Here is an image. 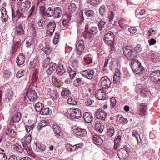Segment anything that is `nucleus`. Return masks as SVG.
Returning a JSON list of instances; mask_svg holds the SVG:
<instances>
[{"label":"nucleus","mask_w":160,"mask_h":160,"mask_svg":"<svg viewBox=\"0 0 160 160\" xmlns=\"http://www.w3.org/2000/svg\"><path fill=\"white\" fill-rule=\"evenodd\" d=\"M67 113L68 116L72 119L79 118L82 116L81 110L75 108L68 109Z\"/></svg>","instance_id":"f257e3e1"},{"label":"nucleus","mask_w":160,"mask_h":160,"mask_svg":"<svg viewBox=\"0 0 160 160\" xmlns=\"http://www.w3.org/2000/svg\"><path fill=\"white\" fill-rule=\"evenodd\" d=\"M124 55L128 60H131L132 61L137 57V53L135 52L130 47L127 46L123 48Z\"/></svg>","instance_id":"f03ea898"},{"label":"nucleus","mask_w":160,"mask_h":160,"mask_svg":"<svg viewBox=\"0 0 160 160\" xmlns=\"http://www.w3.org/2000/svg\"><path fill=\"white\" fill-rule=\"evenodd\" d=\"M131 64L132 69L134 72L138 75L143 73L144 68L138 60H133L131 62Z\"/></svg>","instance_id":"7ed1b4c3"},{"label":"nucleus","mask_w":160,"mask_h":160,"mask_svg":"<svg viewBox=\"0 0 160 160\" xmlns=\"http://www.w3.org/2000/svg\"><path fill=\"white\" fill-rule=\"evenodd\" d=\"M56 24L54 21L49 22L46 26V32L47 35L49 37L52 35L56 28Z\"/></svg>","instance_id":"20e7f679"},{"label":"nucleus","mask_w":160,"mask_h":160,"mask_svg":"<svg viewBox=\"0 0 160 160\" xmlns=\"http://www.w3.org/2000/svg\"><path fill=\"white\" fill-rule=\"evenodd\" d=\"M52 127L54 135L57 138H59L62 137L63 132L62 130V128L60 126L55 123L53 124Z\"/></svg>","instance_id":"39448f33"},{"label":"nucleus","mask_w":160,"mask_h":160,"mask_svg":"<svg viewBox=\"0 0 160 160\" xmlns=\"http://www.w3.org/2000/svg\"><path fill=\"white\" fill-rule=\"evenodd\" d=\"M26 95L30 101L33 102L35 101L38 98L36 92L31 88H28L27 90Z\"/></svg>","instance_id":"423d86ee"},{"label":"nucleus","mask_w":160,"mask_h":160,"mask_svg":"<svg viewBox=\"0 0 160 160\" xmlns=\"http://www.w3.org/2000/svg\"><path fill=\"white\" fill-rule=\"evenodd\" d=\"M23 151L24 152H27L30 156L34 158H36L37 156L34 153L32 149L29 144L22 143Z\"/></svg>","instance_id":"0eeeda50"},{"label":"nucleus","mask_w":160,"mask_h":160,"mask_svg":"<svg viewBox=\"0 0 160 160\" xmlns=\"http://www.w3.org/2000/svg\"><path fill=\"white\" fill-rule=\"evenodd\" d=\"M114 34L111 31L108 32L104 36V40L106 43L112 45L114 40Z\"/></svg>","instance_id":"6e6552de"},{"label":"nucleus","mask_w":160,"mask_h":160,"mask_svg":"<svg viewBox=\"0 0 160 160\" xmlns=\"http://www.w3.org/2000/svg\"><path fill=\"white\" fill-rule=\"evenodd\" d=\"M95 72L94 70L89 69L82 71V74L83 77L91 80L95 77Z\"/></svg>","instance_id":"1a4fd4ad"},{"label":"nucleus","mask_w":160,"mask_h":160,"mask_svg":"<svg viewBox=\"0 0 160 160\" xmlns=\"http://www.w3.org/2000/svg\"><path fill=\"white\" fill-rule=\"evenodd\" d=\"M99 82L103 88H108L110 86L111 81L109 78L106 76L102 77L100 79Z\"/></svg>","instance_id":"9d476101"},{"label":"nucleus","mask_w":160,"mask_h":160,"mask_svg":"<svg viewBox=\"0 0 160 160\" xmlns=\"http://www.w3.org/2000/svg\"><path fill=\"white\" fill-rule=\"evenodd\" d=\"M13 45L11 47V49L10 51V53L12 55L16 54V52L18 51L20 47V41H18L15 42L14 38L12 40Z\"/></svg>","instance_id":"9b49d317"},{"label":"nucleus","mask_w":160,"mask_h":160,"mask_svg":"<svg viewBox=\"0 0 160 160\" xmlns=\"http://www.w3.org/2000/svg\"><path fill=\"white\" fill-rule=\"evenodd\" d=\"M95 96L99 100H103L106 99V96L105 91L99 89L96 91Z\"/></svg>","instance_id":"f8f14e48"},{"label":"nucleus","mask_w":160,"mask_h":160,"mask_svg":"<svg viewBox=\"0 0 160 160\" xmlns=\"http://www.w3.org/2000/svg\"><path fill=\"white\" fill-rule=\"evenodd\" d=\"M71 20V16L69 15L66 14L63 16L62 23V25L65 28L69 27L70 24Z\"/></svg>","instance_id":"ddd939ff"},{"label":"nucleus","mask_w":160,"mask_h":160,"mask_svg":"<svg viewBox=\"0 0 160 160\" xmlns=\"http://www.w3.org/2000/svg\"><path fill=\"white\" fill-rule=\"evenodd\" d=\"M147 110V105L144 103H141L139 105L138 108V114L141 116L145 115Z\"/></svg>","instance_id":"4468645a"},{"label":"nucleus","mask_w":160,"mask_h":160,"mask_svg":"<svg viewBox=\"0 0 160 160\" xmlns=\"http://www.w3.org/2000/svg\"><path fill=\"white\" fill-rule=\"evenodd\" d=\"M95 114L97 118L102 120H104L107 116V113L103 111L102 109H98L96 112Z\"/></svg>","instance_id":"2eb2a0df"},{"label":"nucleus","mask_w":160,"mask_h":160,"mask_svg":"<svg viewBox=\"0 0 160 160\" xmlns=\"http://www.w3.org/2000/svg\"><path fill=\"white\" fill-rule=\"evenodd\" d=\"M73 132L76 135L80 137H85L87 134V132L85 129H82L78 127L74 129Z\"/></svg>","instance_id":"dca6fc26"},{"label":"nucleus","mask_w":160,"mask_h":160,"mask_svg":"<svg viewBox=\"0 0 160 160\" xmlns=\"http://www.w3.org/2000/svg\"><path fill=\"white\" fill-rule=\"evenodd\" d=\"M160 71L158 70L153 71L150 74L152 80L156 83L158 84V79L159 78Z\"/></svg>","instance_id":"f3484780"},{"label":"nucleus","mask_w":160,"mask_h":160,"mask_svg":"<svg viewBox=\"0 0 160 160\" xmlns=\"http://www.w3.org/2000/svg\"><path fill=\"white\" fill-rule=\"evenodd\" d=\"M56 69L57 74L58 75L60 76L64 75L66 74V69L62 64H59L58 66H56Z\"/></svg>","instance_id":"a211bd4d"},{"label":"nucleus","mask_w":160,"mask_h":160,"mask_svg":"<svg viewBox=\"0 0 160 160\" xmlns=\"http://www.w3.org/2000/svg\"><path fill=\"white\" fill-rule=\"evenodd\" d=\"M0 11L1 14L0 17L1 20L2 22H5L8 19V16L7 14V12L6 11V8L3 7L1 8Z\"/></svg>","instance_id":"6ab92c4d"},{"label":"nucleus","mask_w":160,"mask_h":160,"mask_svg":"<svg viewBox=\"0 0 160 160\" xmlns=\"http://www.w3.org/2000/svg\"><path fill=\"white\" fill-rule=\"evenodd\" d=\"M31 2L28 0H26L25 1L20 3V8L25 10L26 12H27L31 6Z\"/></svg>","instance_id":"aec40b11"},{"label":"nucleus","mask_w":160,"mask_h":160,"mask_svg":"<svg viewBox=\"0 0 160 160\" xmlns=\"http://www.w3.org/2000/svg\"><path fill=\"white\" fill-rule=\"evenodd\" d=\"M85 48L84 41L80 40L77 43L76 48L78 52V53L80 54L83 50Z\"/></svg>","instance_id":"412c9836"},{"label":"nucleus","mask_w":160,"mask_h":160,"mask_svg":"<svg viewBox=\"0 0 160 160\" xmlns=\"http://www.w3.org/2000/svg\"><path fill=\"white\" fill-rule=\"evenodd\" d=\"M83 117L85 121L87 123H91L93 120V117L92 114L88 112L84 113Z\"/></svg>","instance_id":"4be33fe9"},{"label":"nucleus","mask_w":160,"mask_h":160,"mask_svg":"<svg viewBox=\"0 0 160 160\" xmlns=\"http://www.w3.org/2000/svg\"><path fill=\"white\" fill-rule=\"evenodd\" d=\"M24 11L20 8L16 11V16L18 17V19L21 18H25L27 17V13Z\"/></svg>","instance_id":"5701e85b"},{"label":"nucleus","mask_w":160,"mask_h":160,"mask_svg":"<svg viewBox=\"0 0 160 160\" xmlns=\"http://www.w3.org/2000/svg\"><path fill=\"white\" fill-rule=\"evenodd\" d=\"M25 56L22 53H20L17 57L16 62L18 65H22L25 62Z\"/></svg>","instance_id":"b1692460"},{"label":"nucleus","mask_w":160,"mask_h":160,"mask_svg":"<svg viewBox=\"0 0 160 160\" xmlns=\"http://www.w3.org/2000/svg\"><path fill=\"white\" fill-rule=\"evenodd\" d=\"M116 122L118 124L123 125L127 123L128 120L121 115H118L116 116Z\"/></svg>","instance_id":"393cba45"},{"label":"nucleus","mask_w":160,"mask_h":160,"mask_svg":"<svg viewBox=\"0 0 160 160\" xmlns=\"http://www.w3.org/2000/svg\"><path fill=\"white\" fill-rule=\"evenodd\" d=\"M38 69L37 68H34L32 70V76L31 78V83L34 84L35 82L38 78Z\"/></svg>","instance_id":"a878e982"},{"label":"nucleus","mask_w":160,"mask_h":160,"mask_svg":"<svg viewBox=\"0 0 160 160\" xmlns=\"http://www.w3.org/2000/svg\"><path fill=\"white\" fill-rule=\"evenodd\" d=\"M121 74L120 70L118 68H116L113 77L114 83H116L118 82H120Z\"/></svg>","instance_id":"bb28decb"},{"label":"nucleus","mask_w":160,"mask_h":160,"mask_svg":"<svg viewBox=\"0 0 160 160\" xmlns=\"http://www.w3.org/2000/svg\"><path fill=\"white\" fill-rule=\"evenodd\" d=\"M62 11L60 7H56L54 9L53 18H59L62 15Z\"/></svg>","instance_id":"cd10ccee"},{"label":"nucleus","mask_w":160,"mask_h":160,"mask_svg":"<svg viewBox=\"0 0 160 160\" xmlns=\"http://www.w3.org/2000/svg\"><path fill=\"white\" fill-rule=\"evenodd\" d=\"M92 140L93 143L97 145H101L103 142V140L97 135H95L93 136Z\"/></svg>","instance_id":"c85d7f7f"},{"label":"nucleus","mask_w":160,"mask_h":160,"mask_svg":"<svg viewBox=\"0 0 160 160\" xmlns=\"http://www.w3.org/2000/svg\"><path fill=\"white\" fill-rule=\"evenodd\" d=\"M21 113L19 112H15L13 117L12 118L11 120L12 122H18L20 120L21 118Z\"/></svg>","instance_id":"c756f323"},{"label":"nucleus","mask_w":160,"mask_h":160,"mask_svg":"<svg viewBox=\"0 0 160 160\" xmlns=\"http://www.w3.org/2000/svg\"><path fill=\"white\" fill-rule=\"evenodd\" d=\"M95 129L99 133L102 132L104 128L103 124L101 122H97L95 125Z\"/></svg>","instance_id":"7c9ffc66"},{"label":"nucleus","mask_w":160,"mask_h":160,"mask_svg":"<svg viewBox=\"0 0 160 160\" xmlns=\"http://www.w3.org/2000/svg\"><path fill=\"white\" fill-rule=\"evenodd\" d=\"M49 65V67L47 70L46 72L48 75H50L56 69L57 65L56 64L54 63H50Z\"/></svg>","instance_id":"2f4dec72"},{"label":"nucleus","mask_w":160,"mask_h":160,"mask_svg":"<svg viewBox=\"0 0 160 160\" xmlns=\"http://www.w3.org/2000/svg\"><path fill=\"white\" fill-rule=\"evenodd\" d=\"M36 13V10L35 9V7L34 6H32L28 12V13H27V19H28L30 17H32Z\"/></svg>","instance_id":"473e14b6"},{"label":"nucleus","mask_w":160,"mask_h":160,"mask_svg":"<svg viewBox=\"0 0 160 160\" xmlns=\"http://www.w3.org/2000/svg\"><path fill=\"white\" fill-rule=\"evenodd\" d=\"M5 132L7 135H8L13 138L17 137V132L12 129L8 128L6 129Z\"/></svg>","instance_id":"72a5a7b5"},{"label":"nucleus","mask_w":160,"mask_h":160,"mask_svg":"<svg viewBox=\"0 0 160 160\" xmlns=\"http://www.w3.org/2000/svg\"><path fill=\"white\" fill-rule=\"evenodd\" d=\"M76 69H72L71 67H69L68 69V71L69 73L70 78L71 79H73L77 75L76 71Z\"/></svg>","instance_id":"f704fd0d"},{"label":"nucleus","mask_w":160,"mask_h":160,"mask_svg":"<svg viewBox=\"0 0 160 160\" xmlns=\"http://www.w3.org/2000/svg\"><path fill=\"white\" fill-rule=\"evenodd\" d=\"M115 133V130L113 127L112 126H108L107 127V135L110 137H112Z\"/></svg>","instance_id":"c9c22d12"},{"label":"nucleus","mask_w":160,"mask_h":160,"mask_svg":"<svg viewBox=\"0 0 160 160\" xmlns=\"http://www.w3.org/2000/svg\"><path fill=\"white\" fill-rule=\"evenodd\" d=\"M148 57L153 62L157 61V56L155 54L152 52H149L148 54Z\"/></svg>","instance_id":"e433bc0d"},{"label":"nucleus","mask_w":160,"mask_h":160,"mask_svg":"<svg viewBox=\"0 0 160 160\" xmlns=\"http://www.w3.org/2000/svg\"><path fill=\"white\" fill-rule=\"evenodd\" d=\"M16 32L19 35H22L24 34V31L23 28V26L22 24H20L17 27Z\"/></svg>","instance_id":"4c0bfd02"},{"label":"nucleus","mask_w":160,"mask_h":160,"mask_svg":"<svg viewBox=\"0 0 160 160\" xmlns=\"http://www.w3.org/2000/svg\"><path fill=\"white\" fill-rule=\"evenodd\" d=\"M52 81L56 86L60 87L61 85V81L55 76H52Z\"/></svg>","instance_id":"58836bf2"},{"label":"nucleus","mask_w":160,"mask_h":160,"mask_svg":"<svg viewBox=\"0 0 160 160\" xmlns=\"http://www.w3.org/2000/svg\"><path fill=\"white\" fill-rule=\"evenodd\" d=\"M99 4V2L98 0H89L86 2L85 5L88 7H90V5L95 6Z\"/></svg>","instance_id":"ea45409f"},{"label":"nucleus","mask_w":160,"mask_h":160,"mask_svg":"<svg viewBox=\"0 0 160 160\" xmlns=\"http://www.w3.org/2000/svg\"><path fill=\"white\" fill-rule=\"evenodd\" d=\"M83 82L82 78H78L74 81L73 85L75 87H80L81 86V84L83 83Z\"/></svg>","instance_id":"a19ab883"},{"label":"nucleus","mask_w":160,"mask_h":160,"mask_svg":"<svg viewBox=\"0 0 160 160\" xmlns=\"http://www.w3.org/2000/svg\"><path fill=\"white\" fill-rule=\"evenodd\" d=\"M125 152L122 148L118 150L117 152V154L120 159H122L125 156Z\"/></svg>","instance_id":"79ce46f5"},{"label":"nucleus","mask_w":160,"mask_h":160,"mask_svg":"<svg viewBox=\"0 0 160 160\" xmlns=\"http://www.w3.org/2000/svg\"><path fill=\"white\" fill-rule=\"evenodd\" d=\"M3 75L4 78L6 80L8 79L12 76L11 72L8 70H5L4 71Z\"/></svg>","instance_id":"37998d69"},{"label":"nucleus","mask_w":160,"mask_h":160,"mask_svg":"<svg viewBox=\"0 0 160 160\" xmlns=\"http://www.w3.org/2000/svg\"><path fill=\"white\" fill-rule=\"evenodd\" d=\"M66 147L67 149L70 152L77 151L75 145H72L69 143H67Z\"/></svg>","instance_id":"c03bdc74"},{"label":"nucleus","mask_w":160,"mask_h":160,"mask_svg":"<svg viewBox=\"0 0 160 160\" xmlns=\"http://www.w3.org/2000/svg\"><path fill=\"white\" fill-rule=\"evenodd\" d=\"M60 32L59 31H57L55 34L53 43L56 44L58 43L60 38Z\"/></svg>","instance_id":"a18cd8bd"},{"label":"nucleus","mask_w":160,"mask_h":160,"mask_svg":"<svg viewBox=\"0 0 160 160\" xmlns=\"http://www.w3.org/2000/svg\"><path fill=\"white\" fill-rule=\"evenodd\" d=\"M54 10H53L51 7H49L47 10L46 11L45 16L48 17H51L54 14Z\"/></svg>","instance_id":"49530a36"},{"label":"nucleus","mask_w":160,"mask_h":160,"mask_svg":"<svg viewBox=\"0 0 160 160\" xmlns=\"http://www.w3.org/2000/svg\"><path fill=\"white\" fill-rule=\"evenodd\" d=\"M68 9L70 14L74 13L76 10V6L73 3H72L68 7Z\"/></svg>","instance_id":"de8ad7c7"},{"label":"nucleus","mask_w":160,"mask_h":160,"mask_svg":"<svg viewBox=\"0 0 160 160\" xmlns=\"http://www.w3.org/2000/svg\"><path fill=\"white\" fill-rule=\"evenodd\" d=\"M44 105L40 102H38L35 104V108L37 112H40L44 107Z\"/></svg>","instance_id":"09e8293b"},{"label":"nucleus","mask_w":160,"mask_h":160,"mask_svg":"<svg viewBox=\"0 0 160 160\" xmlns=\"http://www.w3.org/2000/svg\"><path fill=\"white\" fill-rule=\"evenodd\" d=\"M127 22L126 21L123 19H120L118 22V23L121 28L125 29L126 28V25Z\"/></svg>","instance_id":"8fccbe9b"},{"label":"nucleus","mask_w":160,"mask_h":160,"mask_svg":"<svg viewBox=\"0 0 160 160\" xmlns=\"http://www.w3.org/2000/svg\"><path fill=\"white\" fill-rule=\"evenodd\" d=\"M67 103L69 105H75L77 104V102L75 98L72 97H70L68 99Z\"/></svg>","instance_id":"3c124183"},{"label":"nucleus","mask_w":160,"mask_h":160,"mask_svg":"<svg viewBox=\"0 0 160 160\" xmlns=\"http://www.w3.org/2000/svg\"><path fill=\"white\" fill-rule=\"evenodd\" d=\"M46 21L43 19H41L39 20L38 22V27L40 28L39 29L43 28L46 25Z\"/></svg>","instance_id":"603ef678"},{"label":"nucleus","mask_w":160,"mask_h":160,"mask_svg":"<svg viewBox=\"0 0 160 160\" xmlns=\"http://www.w3.org/2000/svg\"><path fill=\"white\" fill-rule=\"evenodd\" d=\"M49 123L48 121L46 120H42L39 123L38 126H37L38 129L40 130L42 127H44L47 126Z\"/></svg>","instance_id":"864d4df0"},{"label":"nucleus","mask_w":160,"mask_h":160,"mask_svg":"<svg viewBox=\"0 0 160 160\" xmlns=\"http://www.w3.org/2000/svg\"><path fill=\"white\" fill-rule=\"evenodd\" d=\"M49 109L48 107H43L42 108L40 112V113L42 115H47L49 114Z\"/></svg>","instance_id":"5fc2aeb1"},{"label":"nucleus","mask_w":160,"mask_h":160,"mask_svg":"<svg viewBox=\"0 0 160 160\" xmlns=\"http://www.w3.org/2000/svg\"><path fill=\"white\" fill-rule=\"evenodd\" d=\"M84 13L87 16L89 17H92L94 15V11L91 10H85Z\"/></svg>","instance_id":"6e6d98bb"},{"label":"nucleus","mask_w":160,"mask_h":160,"mask_svg":"<svg viewBox=\"0 0 160 160\" xmlns=\"http://www.w3.org/2000/svg\"><path fill=\"white\" fill-rule=\"evenodd\" d=\"M36 146L37 148L39 149L42 151H44L46 149L45 145L41 143H37L36 144Z\"/></svg>","instance_id":"4d7b16f0"},{"label":"nucleus","mask_w":160,"mask_h":160,"mask_svg":"<svg viewBox=\"0 0 160 160\" xmlns=\"http://www.w3.org/2000/svg\"><path fill=\"white\" fill-rule=\"evenodd\" d=\"M89 31L92 35H96L98 32L97 28L95 27H92Z\"/></svg>","instance_id":"13d9d810"},{"label":"nucleus","mask_w":160,"mask_h":160,"mask_svg":"<svg viewBox=\"0 0 160 160\" xmlns=\"http://www.w3.org/2000/svg\"><path fill=\"white\" fill-rule=\"evenodd\" d=\"M29 28L32 32L35 33L36 32V27L34 21H32L30 23Z\"/></svg>","instance_id":"bf43d9fd"},{"label":"nucleus","mask_w":160,"mask_h":160,"mask_svg":"<svg viewBox=\"0 0 160 160\" xmlns=\"http://www.w3.org/2000/svg\"><path fill=\"white\" fill-rule=\"evenodd\" d=\"M105 24V22L102 20H101L100 21L98 22V27L100 31L102 30L104 28Z\"/></svg>","instance_id":"052dcab7"},{"label":"nucleus","mask_w":160,"mask_h":160,"mask_svg":"<svg viewBox=\"0 0 160 160\" xmlns=\"http://www.w3.org/2000/svg\"><path fill=\"white\" fill-rule=\"evenodd\" d=\"M7 93L6 95L7 96L8 98L9 99H11L12 98L13 95V92L10 89H8L7 90Z\"/></svg>","instance_id":"680f3d73"},{"label":"nucleus","mask_w":160,"mask_h":160,"mask_svg":"<svg viewBox=\"0 0 160 160\" xmlns=\"http://www.w3.org/2000/svg\"><path fill=\"white\" fill-rule=\"evenodd\" d=\"M83 36L85 39H91L92 38V35L90 33L89 31V32L85 31L83 34Z\"/></svg>","instance_id":"e2e57ef3"},{"label":"nucleus","mask_w":160,"mask_h":160,"mask_svg":"<svg viewBox=\"0 0 160 160\" xmlns=\"http://www.w3.org/2000/svg\"><path fill=\"white\" fill-rule=\"evenodd\" d=\"M106 8L104 5L101 6L99 9L100 14L101 15H104L106 11Z\"/></svg>","instance_id":"0e129e2a"},{"label":"nucleus","mask_w":160,"mask_h":160,"mask_svg":"<svg viewBox=\"0 0 160 160\" xmlns=\"http://www.w3.org/2000/svg\"><path fill=\"white\" fill-rule=\"evenodd\" d=\"M70 94L71 92L70 90L67 88H64L62 92L61 95L62 96H64L69 95Z\"/></svg>","instance_id":"69168bd1"},{"label":"nucleus","mask_w":160,"mask_h":160,"mask_svg":"<svg viewBox=\"0 0 160 160\" xmlns=\"http://www.w3.org/2000/svg\"><path fill=\"white\" fill-rule=\"evenodd\" d=\"M59 97V94L56 91H54L51 95V98L53 100L57 99Z\"/></svg>","instance_id":"338daca9"},{"label":"nucleus","mask_w":160,"mask_h":160,"mask_svg":"<svg viewBox=\"0 0 160 160\" xmlns=\"http://www.w3.org/2000/svg\"><path fill=\"white\" fill-rule=\"evenodd\" d=\"M25 71L24 69H21L20 70L18 71L16 75V76L17 78H19L24 75V72H25Z\"/></svg>","instance_id":"774afa93"}]
</instances>
